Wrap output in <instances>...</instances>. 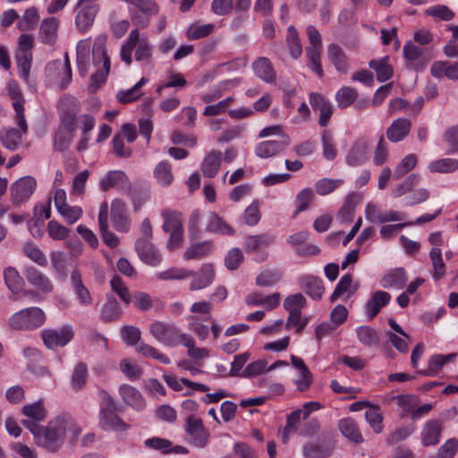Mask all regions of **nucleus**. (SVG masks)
Here are the masks:
<instances>
[{
    "label": "nucleus",
    "instance_id": "22",
    "mask_svg": "<svg viewBox=\"0 0 458 458\" xmlns=\"http://www.w3.org/2000/svg\"><path fill=\"white\" fill-rule=\"evenodd\" d=\"M407 275L403 267L390 270L380 280V285L385 289L400 290L404 287L407 282Z\"/></svg>",
    "mask_w": 458,
    "mask_h": 458
},
{
    "label": "nucleus",
    "instance_id": "32",
    "mask_svg": "<svg viewBox=\"0 0 458 458\" xmlns=\"http://www.w3.org/2000/svg\"><path fill=\"white\" fill-rule=\"evenodd\" d=\"M161 216L164 220L162 229L165 233L182 230L183 228L181 212L170 208H165L162 210Z\"/></svg>",
    "mask_w": 458,
    "mask_h": 458
},
{
    "label": "nucleus",
    "instance_id": "26",
    "mask_svg": "<svg viewBox=\"0 0 458 458\" xmlns=\"http://www.w3.org/2000/svg\"><path fill=\"white\" fill-rule=\"evenodd\" d=\"M361 199V196L358 193H351L349 194L343 207L337 213L336 218L342 223H350L352 222L356 206Z\"/></svg>",
    "mask_w": 458,
    "mask_h": 458
},
{
    "label": "nucleus",
    "instance_id": "53",
    "mask_svg": "<svg viewBox=\"0 0 458 458\" xmlns=\"http://www.w3.org/2000/svg\"><path fill=\"white\" fill-rule=\"evenodd\" d=\"M121 315V310L114 298H108L101 310V318L106 322L116 320Z\"/></svg>",
    "mask_w": 458,
    "mask_h": 458
},
{
    "label": "nucleus",
    "instance_id": "6",
    "mask_svg": "<svg viewBox=\"0 0 458 458\" xmlns=\"http://www.w3.org/2000/svg\"><path fill=\"white\" fill-rule=\"evenodd\" d=\"M185 431L188 435V442L197 447L205 448L208 443L210 434L205 428L201 419L195 415H190L186 419Z\"/></svg>",
    "mask_w": 458,
    "mask_h": 458
},
{
    "label": "nucleus",
    "instance_id": "37",
    "mask_svg": "<svg viewBox=\"0 0 458 458\" xmlns=\"http://www.w3.org/2000/svg\"><path fill=\"white\" fill-rule=\"evenodd\" d=\"M207 230L215 233L232 236L234 234L233 228L216 213L209 214V220Z\"/></svg>",
    "mask_w": 458,
    "mask_h": 458
},
{
    "label": "nucleus",
    "instance_id": "19",
    "mask_svg": "<svg viewBox=\"0 0 458 458\" xmlns=\"http://www.w3.org/2000/svg\"><path fill=\"white\" fill-rule=\"evenodd\" d=\"M100 57L103 59L102 70L96 72L90 78V82L88 86L89 93L93 94L100 88L106 81V77L110 70V59L107 56L106 50L103 47H99L98 50Z\"/></svg>",
    "mask_w": 458,
    "mask_h": 458
},
{
    "label": "nucleus",
    "instance_id": "21",
    "mask_svg": "<svg viewBox=\"0 0 458 458\" xmlns=\"http://www.w3.org/2000/svg\"><path fill=\"white\" fill-rule=\"evenodd\" d=\"M135 248L140 259L146 264L155 266L159 262V256L151 242V239H138Z\"/></svg>",
    "mask_w": 458,
    "mask_h": 458
},
{
    "label": "nucleus",
    "instance_id": "60",
    "mask_svg": "<svg viewBox=\"0 0 458 458\" xmlns=\"http://www.w3.org/2000/svg\"><path fill=\"white\" fill-rule=\"evenodd\" d=\"M110 284L112 290L124 303L130 304L132 301V295L130 294L128 288L124 285L123 280L118 276H115L111 279Z\"/></svg>",
    "mask_w": 458,
    "mask_h": 458
},
{
    "label": "nucleus",
    "instance_id": "57",
    "mask_svg": "<svg viewBox=\"0 0 458 458\" xmlns=\"http://www.w3.org/2000/svg\"><path fill=\"white\" fill-rule=\"evenodd\" d=\"M88 377V368L83 362L78 363L72 376V386L74 390H81L84 387Z\"/></svg>",
    "mask_w": 458,
    "mask_h": 458
},
{
    "label": "nucleus",
    "instance_id": "54",
    "mask_svg": "<svg viewBox=\"0 0 458 458\" xmlns=\"http://www.w3.org/2000/svg\"><path fill=\"white\" fill-rule=\"evenodd\" d=\"M21 76L28 81L31 68L32 55L26 51H18L15 56Z\"/></svg>",
    "mask_w": 458,
    "mask_h": 458
},
{
    "label": "nucleus",
    "instance_id": "34",
    "mask_svg": "<svg viewBox=\"0 0 458 458\" xmlns=\"http://www.w3.org/2000/svg\"><path fill=\"white\" fill-rule=\"evenodd\" d=\"M457 356L456 353H449L447 355L435 354L428 360V369L421 371L420 374L424 376L432 377L438 373L442 367L449 361H452Z\"/></svg>",
    "mask_w": 458,
    "mask_h": 458
},
{
    "label": "nucleus",
    "instance_id": "12",
    "mask_svg": "<svg viewBox=\"0 0 458 458\" xmlns=\"http://www.w3.org/2000/svg\"><path fill=\"white\" fill-rule=\"evenodd\" d=\"M111 221L114 228L119 232H127L130 219L126 215V206L120 199H114L111 204Z\"/></svg>",
    "mask_w": 458,
    "mask_h": 458
},
{
    "label": "nucleus",
    "instance_id": "56",
    "mask_svg": "<svg viewBox=\"0 0 458 458\" xmlns=\"http://www.w3.org/2000/svg\"><path fill=\"white\" fill-rule=\"evenodd\" d=\"M281 300V294L279 293H273L268 295H261L259 294V307L263 309V310H259V320L265 315V311H270L278 307Z\"/></svg>",
    "mask_w": 458,
    "mask_h": 458
},
{
    "label": "nucleus",
    "instance_id": "52",
    "mask_svg": "<svg viewBox=\"0 0 458 458\" xmlns=\"http://www.w3.org/2000/svg\"><path fill=\"white\" fill-rule=\"evenodd\" d=\"M358 97V93L356 89L351 87H343L341 88L336 95L335 99L337 102V106L340 108H346L351 106Z\"/></svg>",
    "mask_w": 458,
    "mask_h": 458
},
{
    "label": "nucleus",
    "instance_id": "62",
    "mask_svg": "<svg viewBox=\"0 0 458 458\" xmlns=\"http://www.w3.org/2000/svg\"><path fill=\"white\" fill-rule=\"evenodd\" d=\"M425 14L442 21H451L454 13L446 5L437 4L428 8Z\"/></svg>",
    "mask_w": 458,
    "mask_h": 458
},
{
    "label": "nucleus",
    "instance_id": "43",
    "mask_svg": "<svg viewBox=\"0 0 458 458\" xmlns=\"http://www.w3.org/2000/svg\"><path fill=\"white\" fill-rule=\"evenodd\" d=\"M212 250V243L210 242H201L192 244L183 253V258L187 260L201 259Z\"/></svg>",
    "mask_w": 458,
    "mask_h": 458
},
{
    "label": "nucleus",
    "instance_id": "17",
    "mask_svg": "<svg viewBox=\"0 0 458 458\" xmlns=\"http://www.w3.org/2000/svg\"><path fill=\"white\" fill-rule=\"evenodd\" d=\"M71 285L80 304L83 307L89 306L93 299L88 288L84 285L81 273L75 269L71 275Z\"/></svg>",
    "mask_w": 458,
    "mask_h": 458
},
{
    "label": "nucleus",
    "instance_id": "49",
    "mask_svg": "<svg viewBox=\"0 0 458 458\" xmlns=\"http://www.w3.org/2000/svg\"><path fill=\"white\" fill-rule=\"evenodd\" d=\"M154 175L157 182L165 186L170 185L174 180L171 165L166 161H161L157 165Z\"/></svg>",
    "mask_w": 458,
    "mask_h": 458
},
{
    "label": "nucleus",
    "instance_id": "8",
    "mask_svg": "<svg viewBox=\"0 0 458 458\" xmlns=\"http://www.w3.org/2000/svg\"><path fill=\"white\" fill-rule=\"evenodd\" d=\"M37 186V182L32 176H23L11 185V200L14 205L29 199Z\"/></svg>",
    "mask_w": 458,
    "mask_h": 458
},
{
    "label": "nucleus",
    "instance_id": "15",
    "mask_svg": "<svg viewBox=\"0 0 458 458\" xmlns=\"http://www.w3.org/2000/svg\"><path fill=\"white\" fill-rule=\"evenodd\" d=\"M430 73L436 79L447 78L458 81V61H437L430 67Z\"/></svg>",
    "mask_w": 458,
    "mask_h": 458
},
{
    "label": "nucleus",
    "instance_id": "11",
    "mask_svg": "<svg viewBox=\"0 0 458 458\" xmlns=\"http://www.w3.org/2000/svg\"><path fill=\"white\" fill-rule=\"evenodd\" d=\"M73 330L71 326H64L59 330L47 329L41 333L44 344L49 349L65 346L73 337Z\"/></svg>",
    "mask_w": 458,
    "mask_h": 458
},
{
    "label": "nucleus",
    "instance_id": "63",
    "mask_svg": "<svg viewBox=\"0 0 458 458\" xmlns=\"http://www.w3.org/2000/svg\"><path fill=\"white\" fill-rule=\"evenodd\" d=\"M314 199V192L311 189L306 188L301 190L296 196L295 205L296 210L294 215H297L310 207V203Z\"/></svg>",
    "mask_w": 458,
    "mask_h": 458
},
{
    "label": "nucleus",
    "instance_id": "27",
    "mask_svg": "<svg viewBox=\"0 0 458 458\" xmlns=\"http://www.w3.org/2000/svg\"><path fill=\"white\" fill-rule=\"evenodd\" d=\"M222 162V153L218 150L210 151L203 159L201 171L204 176L212 178L216 175Z\"/></svg>",
    "mask_w": 458,
    "mask_h": 458
},
{
    "label": "nucleus",
    "instance_id": "48",
    "mask_svg": "<svg viewBox=\"0 0 458 458\" xmlns=\"http://www.w3.org/2000/svg\"><path fill=\"white\" fill-rule=\"evenodd\" d=\"M433 266V277L435 280L442 278L445 273V265L442 259V251L439 248L433 247L429 252Z\"/></svg>",
    "mask_w": 458,
    "mask_h": 458
},
{
    "label": "nucleus",
    "instance_id": "50",
    "mask_svg": "<svg viewBox=\"0 0 458 458\" xmlns=\"http://www.w3.org/2000/svg\"><path fill=\"white\" fill-rule=\"evenodd\" d=\"M365 419L375 433L379 434L383 431V416L377 405L370 406L365 412Z\"/></svg>",
    "mask_w": 458,
    "mask_h": 458
},
{
    "label": "nucleus",
    "instance_id": "35",
    "mask_svg": "<svg viewBox=\"0 0 458 458\" xmlns=\"http://www.w3.org/2000/svg\"><path fill=\"white\" fill-rule=\"evenodd\" d=\"M338 428L341 433L351 441L357 444L363 441V437L359 430V428L352 418L340 420Z\"/></svg>",
    "mask_w": 458,
    "mask_h": 458
},
{
    "label": "nucleus",
    "instance_id": "18",
    "mask_svg": "<svg viewBox=\"0 0 458 458\" xmlns=\"http://www.w3.org/2000/svg\"><path fill=\"white\" fill-rule=\"evenodd\" d=\"M108 207L107 203H102L98 214L99 230L102 241L110 248H114L118 245V238L110 231H108Z\"/></svg>",
    "mask_w": 458,
    "mask_h": 458
},
{
    "label": "nucleus",
    "instance_id": "25",
    "mask_svg": "<svg viewBox=\"0 0 458 458\" xmlns=\"http://www.w3.org/2000/svg\"><path fill=\"white\" fill-rule=\"evenodd\" d=\"M47 70L56 71L58 77L60 78V85L62 89H64L72 80V68L70 64V59L67 53L64 55V62L59 60L54 61L47 65Z\"/></svg>",
    "mask_w": 458,
    "mask_h": 458
},
{
    "label": "nucleus",
    "instance_id": "38",
    "mask_svg": "<svg viewBox=\"0 0 458 458\" xmlns=\"http://www.w3.org/2000/svg\"><path fill=\"white\" fill-rule=\"evenodd\" d=\"M120 392L123 401L127 404L136 410H142L145 407L144 399L136 388L131 386H124L121 387Z\"/></svg>",
    "mask_w": 458,
    "mask_h": 458
},
{
    "label": "nucleus",
    "instance_id": "58",
    "mask_svg": "<svg viewBox=\"0 0 458 458\" xmlns=\"http://www.w3.org/2000/svg\"><path fill=\"white\" fill-rule=\"evenodd\" d=\"M23 251L25 255L38 264L39 266L47 265V258L43 251L39 250V248L33 242H28L23 245Z\"/></svg>",
    "mask_w": 458,
    "mask_h": 458
},
{
    "label": "nucleus",
    "instance_id": "61",
    "mask_svg": "<svg viewBox=\"0 0 458 458\" xmlns=\"http://www.w3.org/2000/svg\"><path fill=\"white\" fill-rule=\"evenodd\" d=\"M147 448L160 451L164 454H170L172 442L166 438L153 437L144 441Z\"/></svg>",
    "mask_w": 458,
    "mask_h": 458
},
{
    "label": "nucleus",
    "instance_id": "59",
    "mask_svg": "<svg viewBox=\"0 0 458 458\" xmlns=\"http://www.w3.org/2000/svg\"><path fill=\"white\" fill-rule=\"evenodd\" d=\"M137 351L143 356L157 360L163 364L170 363V359L165 354L160 352L157 349L149 344L141 343L138 346Z\"/></svg>",
    "mask_w": 458,
    "mask_h": 458
},
{
    "label": "nucleus",
    "instance_id": "23",
    "mask_svg": "<svg viewBox=\"0 0 458 458\" xmlns=\"http://www.w3.org/2000/svg\"><path fill=\"white\" fill-rule=\"evenodd\" d=\"M300 287L314 300L321 299L324 293L323 282L314 276H304L300 279Z\"/></svg>",
    "mask_w": 458,
    "mask_h": 458
},
{
    "label": "nucleus",
    "instance_id": "14",
    "mask_svg": "<svg viewBox=\"0 0 458 458\" xmlns=\"http://www.w3.org/2000/svg\"><path fill=\"white\" fill-rule=\"evenodd\" d=\"M411 128V121L410 119L397 118L386 129V138L394 143L402 141L409 135Z\"/></svg>",
    "mask_w": 458,
    "mask_h": 458
},
{
    "label": "nucleus",
    "instance_id": "16",
    "mask_svg": "<svg viewBox=\"0 0 458 458\" xmlns=\"http://www.w3.org/2000/svg\"><path fill=\"white\" fill-rule=\"evenodd\" d=\"M391 300V295L385 291H376L365 304V312L369 319H373L386 306Z\"/></svg>",
    "mask_w": 458,
    "mask_h": 458
},
{
    "label": "nucleus",
    "instance_id": "7",
    "mask_svg": "<svg viewBox=\"0 0 458 458\" xmlns=\"http://www.w3.org/2000/svg\"><path fill=\"white\" fill-rule=\"evenodd\" d=\"M152 336L166 346H175L179 343V332L174 325L155 321L149 326Z\"/></svg>",
    "mask_w": 458,
    "mask_h": 458
},
{
    "label": "nucleus",
    "instance_id": "30",
    "mask_svg": "<svg viewBox=\"0 0 458 458\" xmlns=\"http://www.w3.org/2000/svg\"><path fill=\"white\" fill-rule=\"evenodd\" d=\"M289 143L290 140L287 136H284V140H269L259 142V157H273L286 148Z\"/></svg>",
    "mask_w": 458,
    "mask_h": 458
},
{
    "label": "nucleus",
    "instance_id": "41",
    "mask_svg": "<svg viewBox=\"0 0 458 458\" xmlns=\"http://www.w3.org/2000/svg\"><path fill=\"white\" fill-rule=\"evenodd\" d=\"M391 401L396 402L398 406L402 408V418H405L408 414H411L414 408L420 403V399L415 394L394 395L391 398Z\"/></svg>",
    "mask_w": 458,
    "mask_h": 458
},
{
    "label": "nucleus",
    "instance_id": "36",
    "mask_svg": "<svg viewBox=\"0 0 458 458\" xmlns=\"http://www.w3.org/2000/svg\"><path fill=\"white\" fill-rule=\"evenodd\" d=\"M369 65L372 70L376 72L377 79L381 82L389 80L394 74L393 68L389 64L388 56H385L377 60L373 59L369 63Z\"/></svg>",
    "mask_w": 458,
    "mask_h": 458
},
{
    "label": "nucleus",
    "instance_id": "5",
    "mask_svg": "<svg viewBox=\"0 0 458 458\" xmlns=\"http://www.w3.org/2000/svg\"><path fill=\"white\" fill-rule=\"evenodd\" d=\"M16 128H4L0 131V142L4 148L10 151H15L22 143V136L28 132V123L25 116H15Z\"/></svg>",
    "mask_w": 458,
    "mask_h": 458
},
{
    "label": "nucleus",
    "instance_id": "40",
    "mask_svg": "<svg viewBox=\"0 0 458 458\" xmlns=\"http://www.w3.org/2000/svg\"><path fill=\"white\" fill-rule=\"evenodd\" d=\"M4 277L6 286L13 293L16 294L22 291L24 280L14 267H6L4 272Z\"/></svg>",
    "mask_w": 458,
    "mask_h": 458
},
{
    "label": "nucleus",
    "instance_id": "20",
    "mask_svg": "<svg viewBox=\"0 0 458 458\" xmlns=\"http://www.w3.org/2000/svg\"><path fill=\"white\" fill-rule=\"evenodd\" d=\"M442 431V422L438 420H428L420 433L422 445L425 446L436 445L439 443Z\"/></svg>",
    "mask_w": 458,
    "mask_h": 458
},
{
    "label": "nucleus",
    "instance_id": "47",
    "mask_svg": "<svg viewBox=\"0 0 458 458\" xmlns=\"http://www.w3.org/2000/svg\"><path fill=\"white\" fill-rule=\"evenodd\" d=\"M148 80L146 78H141L131 89L127 90H121L117 93V100L120 103H130L136 99H138L141 93L140 92V88L147 83Z\"/></svg>",
    "mask_w": 458,
    "mask_h": 458
},
{
    "label": "nucleus",
    "instance_id": "39",
    "mask_svg": "<svg viewBox=\"0 0 458 458\" xmlns=\"http://www.w3.org/2000/svg\"><path fill=\"white\" fill-rule=\"evenodd\" d=\"M359 342L367 347H377L379 344V336L377 331L369 326H360L356 328Z\"/></svg>",
    "mask_w": 458,
    "mask_h": 458
},
{
    "label": "nucleus",
    "instance_id": "55",
    "mask_svg": "<svg viewBox=\"0 0 458 458\" xmlns=\"http://www.w3.org/2000/svg\"><path fill=\"white\" fill-rule=\"evenodd\" d=\"M10 97L13 100V106L15 110V116H25L24 114V98L22 93L16 83H10L8 86Z\"/></svg>",
    "mask_w": 458,
    "mask_h": 458
},
{
    "label": "nucleus",
    "instance_id": "1",
    "mask_svg": "<svg viewBox=\"0 0 458 458\" xmlns=\"http://www.w3.org/2000/svg\"><path fill=\"white\" fill-rule=\"evenodd\" d=\"M135 49L134 58L142 65L152 63L153 46L147 37H140L138 29L132 30L121 48V59L127 65L132 63V52Z\"/></svg>",
    "mask_w": 458,
    "mask_h": 458
},
{
    "label": "nucleus",
    "instance_id": "46",
    "mask_svg": "<svg viewBox=\"0 0 458 458\" xmlns=\"http://www.w3.org/2000/svg\"><path fill=\"white\" fill-rule=\"evenodd\" d=\"M259 79L270 85L276 83V72L266 57H259Z\"/></svg>",
    "mask_w": 458,
    "mask_h": 458
},
{
    "label": "nucleus",
    "instance_id": "9",
    "mask_svg": "<svg viewBox=\"0 0 458 458\" xmlns=\"http://www.w3.org/2000/svg\"><path fill=\"white\" fill-rule=\"evenodd\" d=\"M403 52L409 69L421 70L430 61L428 53L411 41L403 46Z\"/></svg>",
    "mask_w": 458,
    "mask_h": 458
},
{
    "label": "nucleus",
    "instance_id": "44",
    "mask_svg": "<svg viewBox=\"0 0 458 458\" xmlns=\"http://www.w3.org/2000/svg\"><path fill=\"white\" fill-rule=\"evenodd\" d=\"M286 43L291 55L295 59L299 58L302 54V47L298 32L293 25L287 29Z\"/></svg>",
    "mask_w": 458,
    "mask_h": 458
},
{
    "label": "nucleus",
    "instance_id": "51",
    "mask_svg": "<svg viewBox=\"0 0 458 458\" xmlns=\"http://www.w3.org/2000/svg\"><path fill=\"white\" fill-rule=\"evenodd\" d=\"M428 168L433 173H452L458 169V159L442 158L430 163Z\"/></svg>",
    "mask_w": 458,
    "mask_h": 458
},
{
    "label": "nucleus",
    "instance_id": "13",
    "mask_svg": "<svg viewBox=\"0 0 458 458\" xmlns=\"http://www.w3.org/2000/svg\"><path fill=\"white\" fill-rule=\"evenodd\" d=\"M24 274L29 284L40 293L47 294L53 291L54 285L50 279L37 268L32 267H28Z\"/></svg>",
    "mask_w": 458,
    "mask_h": 458
},
{
    "label": "nucleus",
    "instance_id": "3",
    "mask_svg": "<svg viewBox=\"0 0 458 458\" xmlns=\"http://www.w3.org/2000/svg\"><path fill=\"white\" fill-rule=\"evenodd\" d=\"M66 426L67 421L62 417L50 420L47 426L43 428L37 444L51 452L57 451L64 443Z\"/></svg>",
    "mask_w": 458,
    "mask_h": 458
},
{
    "label": "nucleus",
    "instance_id": "4",
    "mask_svg": "<svg viewBox=\"0 0 458 458\" xmlns=\"http://www.w3.org/2000/svg\"><path fill=\"white\" fill-rule=\"evenodd\" d=\"M45 319L46 316L41 309L31 307L12 315L9 325L15 330H30L42 326Z\"/></svg>",
    "mask_w": 458,
    "mask_h": 458
},
{
    "label": "nucleus",
    "instance_id": "64",
    "mask_svg": "<svg viewBox=\"0 0 458 458\" xmlns=\"http://www.w3.org/2000/svg\"><path fill=\"white\" fill-rule=\"evenodd\" d=\"M343 183V181L340 179H327L324 178L318 180L315 184V189L318 194L324 196L331 193L336 188H338Z\"/></svg>",
    "mask_w": 458,
    "mask_h": 458
},
{
    "label": "nucleus",
    "instance_id": "45",
    "mask_svg": "<svg viewBox=\"0 0 458 458\" xmlns=\"http://www.w3.org/2000/svg\"><path fill=\"white\" fill-rule=\"evenodd\" d=\"M323 147V157L327 160H334L337 156V149L335 144L334 135L328 130H324L321 134Z\"/></svg>",
    "mask_w": 458,
    "mask_h": 458
},
{
    "label": "nucleus",
    "instance_id": "42",
    "mask_svg": "<svg viewBox=\"0 0 458 458\" xmlns=\"http://www.w3.org/2000/svg\"><path fill=\"white\" fill-rule=\"evenodd\" d=\"M330 453L331 447L319 442H310L303 447V454L306 458H327Z\"/></svg>",
    "mask_w": 458,
    "mask_h": 458
},
{
    "label": "nucleus",
    "instance_id": "24",
    "mask_svg": "<svg viewBox=\"0 0 458 458\" xmlns=\"http://www.w3.org/2000/svg\"><path fill=\"white\" fill-rule=\"evenodd\" d=\"M192 276H195L193 273ZM215 270L211 264L202 265L199 272L196 274V276L190 284L191 291L201 290L208 286L214 280Z\"/></svg>",
    "mask_w": 458,
    "mask_h": 458
},
{
    "label": "nucleus",
    "instance_id": "33",
    "mask_svg": "<svg viewBox=\"0 0 458 458\" xmlns=\"http://www.w3.org/2000/svg\"><path fill=\"white\" fill-rule=\"evenodd\" d=\"M327 56L338 72L342 73L347 72L349 68L347 56L339 46L335 44L329 45L327 48Z\"/></svg>",
    "mask_w": 458,
    "mask_h": 458
},
{
    "label": "nucleus",
    "instance_id": "10",
    "mask_svg": "<svg viewBox=\"0 0 458 458\" xmlns=\"http://www.w3.org/2000/svg\"><path fill=\"white\" fill-rule=\"evenodd\" d=\"M62 123L69 131H74L76 128V115L79 111L78 101L73 97L65 96L58 104Z\"/></svg>",
    "mask_w": 458,
    "mask_h": 458
},
{
    "label": "nucleus",
    "instance_id": "31",
    "mask_svg": "<svg viewBox=\"0 0 458 458\" xmlns=\"http://www.w3.org/2000/svg\"><path fill=\"white\" fill-rule=\"evenodd\" d=\"M369 142L366 140H358L346 157V162L352 166L361 165L367 158Z\"/></svg>",
    "mask_w": 458,
    "mask_h": 458
},
{
    "label": "nucleus",
    "instance_id": "29",
    "mask_svg": "<svg viewBox=\"0 0 458 458\" xmlns=\"http://www.w3.org/2000/svg\"><path fill=\"white\" fill-rule=\"evenodd\" d=\"M80 7V5H78ZM81 10L76 16V25L81 30H86L92 25L98 11V4L81 5Z\"/></svg>",
    "mask_w": 458,
    "mask_h": 458
},
{
    "label": "nucleus",
    "instance_id": "28",
    "mask_svg": "<svg viewBox=\"0 0 458 458\" xmlns=\"http://www.w3.org/2000/svg\"><path fill=\"white\" fill-rule=\"evenodd\" d=\"M58 21L55 18L45 19L39 28V38L42 43L47 45L55 44L57 38Z\"/></svg>",
    "mask_w": 458,
    "mask_h": 458
},
{
    "label": "nucleus",
    "instance_id": "2",
    "mask_svg": "<svg viewBox=\"0 0 458 458\" xmlns=\"http://www.w3.org/2000/svg\"><path fill=\"white\" fill-rule=\"evenodd\" d=\"M101 400L99 411V426L108 431H124L128 425L116 414V405L111 395L106 390L98 392Z\"/></svg>",
    "mask_w": 458,
    "mask_h": 458
}]
</instances>
